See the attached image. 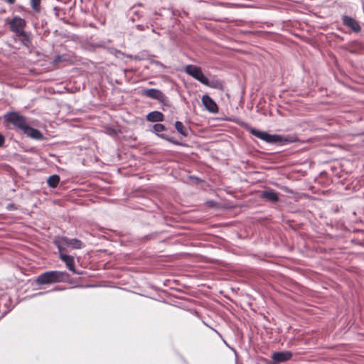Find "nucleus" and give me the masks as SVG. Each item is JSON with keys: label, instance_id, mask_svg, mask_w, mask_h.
I'll use <instances>...</instances> for the list:
<instances>
[{"label": "nucleus", "instance_id": "f257e3e1", "mask_svg": "<svg viewBox=\"0 0 364 364\" xmlns=\"http://www.w3.org/2000/svg\"><path fill=\"white\" fill-rule=\"evenodd\" d=\"M185 73L200 82L201 84L211 88L223 90V82L216 77L208 79L203 73L200 67L195 65H187L184 68Z\"/></svg>", "mask_w": 364, "mask_h": 364}, {"label": "nucleus", "instance_id": "f03ea898", "mask_svg": "<svg viewBox=\"0 0 364 364\" xmlns=\"http://www.w3.org/2000/svg\"><path fill=\"white\" fill-rule=\"evenodd\" d=\"M247 130L255 136L267 143L284 144L290 142L287 138L278 134H270L266 132L260 131L252 127H248Z\"/></svg>", "mask_w": 364, "mask_h": 364}, {"label": "nucleus", "instance_id": "7ed1b4c3", "mask_svg": "<svg viewBox=\"0 0 364 364\" xmlns=\"http://www.w3.org/2000/svg\"><path fill=\"white\" fill-rule=\"evenodd\" d=\"M66 273L60 271H48L46 272L36 278L38 284H51L59 283L65 279Z\"/></svg>", "mask_w": 364, "mask_h": 364}, {"label": "nucleus", "instance_id": "20e7f679", "mask_svg": "<svg viewBox=\"0 0 364 364\" xmlns=\"http://www.w3.org/2000/svg\"><path fill=\"white\" fill-rule=\"evenodd\" d=\"M55 244L58 247L59 252H61V250H63L66 247L80 249L82 245L79 240L69 239L65 237H58L55 240Z\"/></svg>", "mask_w": 364, "mask_h": 364}, {"label": "nucleus", "instance_id": "39448f33", "mask_svg": "<svg viewBox=\"0 0 364 364\" xmlns=\"http://www.w3.org/2000/svg\"><path fill=\"white\" fill-rule=\"evenodd\" d=\"M26 25V21L19 17V16H14L10 21H9V26L11 31L14 32L18 37H22L25 36V27Z\"/></svg>", "mask_w": 364, "mask_h": 364}, {"label": "nucleus", "instance_id": "423d86ee", "mask_svg": "<svg viewBox=\"0 0 364 364\" xmlns=\"http://www.w3.org/2000/svg\"><path fill=\"white\" fill-rule=\"evenodd\" d=\"M4 118L7 122L11 123L16 128L22 132L28 125L25 117L16 112L7 113L5 114Z\"/></svg>", "mask_w": 364, "mask_h": 364}, {"label": "nucleus", "instance_id": "0eeeda50", "mask_svg": "<svg viewBox=\"0 0 364 364\" xmlns=\"http://www.w3.org/2000/svg\"><path fill=\"white\" fill-rule=\"evenodd\" d=\"M142 95L147 97L156 100L161 102H164L166 100L165 95L157 89L151 88L143 90Z\"/></svg>", "mask_w": 364, "mask_h": 364}, {"label": "nucleus", "instance_id": "6e6552de", "mask_svg": "<svg viewBox=\"0 0 364 364\" xmlns=\"http://www.w3.org/2000/svg\"><path fill=\"white\" fill-rule=\"evenodd\" d=\"M201 100L203 106L208 112L211 113H217L218 112V107L216 102L208 95H203Z\"/></svg>", "mask_w": 364, "mask_h": 364}, {"label": "nucleus", "instance_id": "1a4fd4ad", "mask_svg": "<svg viewBox=\"0 0 364 364\" xmlns=\"http://www.w3.org/2000/svg\"><path fill=\"white\" fill-rule=\"evenodd\" d=\"M23 132L28 137L36 139L42 140L44 139L43 134L38 129H34L27 125L23 130Z\"/></svg>", "mask_w": 364, "mask_h": 364}, {"label": "nucleus", "instance_id": "9d476101", "mask_svg": "<svg viewBox=\"0 0 364 364\" xmlns=\"http://www.w3.org/2000/svg\"><path fill=\"white\" fill-rule=\"evenodd\" d=\"M343 23L351 28L354 32H359L360 31V26L358 21L349 16L343 17Z\"/></svg>", "mask_w": 364, "mask_h": 364}, {"label": "nucleus", "instance_id": "9b49d317", "mask_svg": "<svg viewBox=\"0 0 364 364\" xmlns=\"http://www.w3.org/2000/svg\"><path fill=\"white\" fill-rule=\"evenodd\" d=\"M291 353L289 351L277 352L272 354V358L275 362L282 363L289 360L291 358Z\"/></svg>", "mask_w": 364, "mask_h": 364}, {"label": "nucleus", "instance_id": "f8f14e48", "mask_svg": "<svg viewBox=\"0 0 364 364\" xmlns=\"http://www.w3.org/2000/svg\"><path fill=\"white\" fill-rule=\"evenodd\" d=\"M60 252V258L66 264L67 267L70 270L74 272L73 257L70 255H67L64 254L63 252V250H61V252Z\"/></svg>", "mask_w": 364, "mask_h": 364}, {"label": "nucleus", "instance_id": "ddd939ff", "mask_svg": "<svg viewBox=\"0 0 364 364\" xmlns=\"http://www.w3.org/2000/svg\"><path fill=\"white\" fill-rule=\"evenodd\" d=\"M146 119L149 122H162L164 120V114L159 111H153L146 115Z\"/></svg>", "mask_w": 364, "mask_h": 364}, {"label": "nucleus", "instance_id": "4468645a", "mask_svg": "<svg viewBox=\"0 0 364 364\" xmlns=\"http://www.w3.org/2000/svg\"><path fill=\"white\" fill-rule=\"evenodd\" d=\"M262 197L271 202H277L278 200L277 193L272 190H267L262 193Z\"/></svg>", "mask_w": 364, "mask_h": 364}, {"label": "nucleus", "instance_id": "2eb2a0df", "mask_svg": "<svg viewBox=\"0 0 364 364\" xmlns=\"http://www.w3.org/2000/svg\"><path fill=\"white\" fill-rule=\"evenodd\" d=\"M175 128L181 134L184 136H187L188 134V131L186 127H184L183 124L181 122L177 121L175 123Z\"/></svg>", "mask_w": 364, "mask_h": 364}, {"label": "nucleus", "instance_id": "dca6fc26", "mask_svg": "<svg viewBox=\"0 0 364 364\" xmlns=\"http://www.w3.org/2000/svg\"><path fill=\"white\" fill-rule=\"evenodd\" d=\"M60 181V177L58 175H53L50 176L48 178V184L51 188H55L58 186Z\"/></svg>", "mask_w": 364, "mask_h": 364}, {"label": "nucleus", "instance_id": "f3484780", "mask_svg": "<svg viewBox=\"0 0 364 364\" xmlns=\"http://www.w3.org/2000/svg\"><path fill=\"white\" fill-rule=\"evenodd\" d=\"M41 0H31V6L33 11L40 12Z\"/></svg>", "mask_w": 364, "mask_h": 364}, {"label": "nucleus", "instance_id": "a211bd4d", "mask_svg": "<svg viewBox=\"0 0 364 364\" xmlns=\"http://www.w3.org/2000/svg\"><path fill=\"white\" fill-rule=\"evenodd\" d=\"M164 129L165 127L161 124H156L153 126V132L156 134L163 132Z\"/></svg>", "mask_w": 364, "mask_h": 364}, {"label": "nucleus", "instance_id": "6ab92c4d", "mask_svg": "<svg viewBox=\"0 0 364 364\" xmlns=\"http://www.w3.org/2000/svg\"><path fill=\"white\" fill-rule=\"evenodd\" d=\"M4 141H5L4 136L1 134H0V146H3V144H4Z\"/></svg>", "mask_w": 364, "mask_h": 364}, {"label": "nucleus", "instance_id": "aec40b11", "mask_svg": "<svg viewBox=\"0 0 364 364\" xmlns=\"http://www.w3.org/2000/svg\"><path fill=\"white\" fill-rule=\"evenodd\" d=\"M154 63L156 64L157 66L164 68V65L159 61H154Z\"/></svg>", "mask_w": 364, "mask_h": 364}, {"label": "nucleus", "instance_id": "412c9836", "mask_svg": "<svg viewBox=\"0 0 364 364\" xmlns=\"http://www.w3.org/2000/svg\"><path fill=\"white\" fill-rule=\"evenodd\" d=\"M5 1L8 2L9 4H14L16 0H4Z\"/></svg>", "mask_w": 364, "mask_h": 364}]
</instances>
